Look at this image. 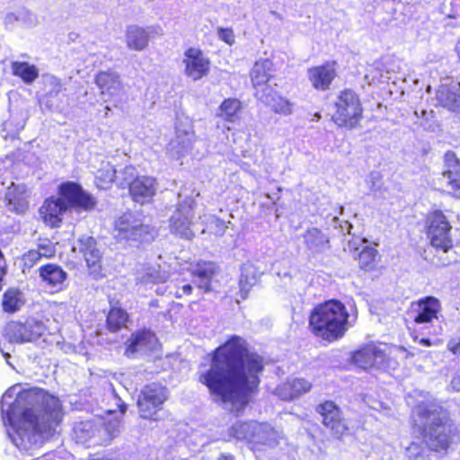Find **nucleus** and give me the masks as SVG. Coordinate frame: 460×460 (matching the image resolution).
<instances>
[{
  "instance_id": "38",
  "label": "nucleus",
  "mask_w": 460,
  "mask_h": 460,
  "mask_svg": "<svg viewBox=\"0 0 460 460\" xmlns=\"http://www.w3.org/2000/svg\"><path fill=\"white\" fill-rule=\"evenodd\" d=\"M306 245L309 249L318 250L323 248L328 239L318 228L309 229L305 235Z\"/></svg>"
},
{
  "instance_id": "57",
  "label": "nucleus",
  "mask_w": 460,
  "mask_h": 460,
  "mask_svg": "<svg viewBox=\"0 0 460 460\" xmlns=\"http://www.w3.org/2000/svg\"><path fill=\"white\" fill-rule=\"evenodd\" d=\"M420 342H421L422 344L427 345V346H429V345H430V341H429V339H422V340L420 341Z\"/></svg>"
},
{
  "instance_id": "9",
  "label": "nucleus",
  "mask_w": 460,
  "mask_h": 460,
  "mask_svg": "<svg viewBox=\"0 0 460 460\" xmlns=\"http://www.w3.org/2000/svg\"><path fill=\"white\" fill-rule=\"evenodd\" d=\"M167 399L164 387L157 384L146 385L137 399L139 414L144 419L151 418Z\"/></svg>"
},
{
  "instance_id": "54",
  "label": "nucleus",
  "mask_w": 460,
  "mask_h": 460,
  "mask_svg": "<svg viewBox=\"0 0 460 460\" xmlns=\"http://www.w3.org/2000/svg\"><path fill=\"white\" fill-rule=\"evenodd\" d=\"M192 290V287L190 284L184 285L182 287V291L184 294H190Z\"/></svg>"
},
{
  "instance_id": "13",
  "label": "nucleus",
  "mask_w": 460,
  "mask_h": 460,
  "mask_svg": "<svg viewBox=\"0 0 460 460\" xmlns=\"http://www.w3.org/2000/svg\"><path fill=\"white\" fill-rule=\"evenodd\" d=\"M194 138L195 135L190 125L182 127L178 124L176 126V137L167 146L168 153L172 158L178 159L192 148Z\"/></svg>"
},
{
  "instance_id": "43",
  "label": "nucleus",
  "mask_w": 460,
  "mask_h": 460,
  "mask_svg": "<svg viewBox=\"0 0 460 460\" xmlns=\"http://www.w3.org/2000/svg\"><path fill=\"white\" fill-rule=\"evenodd\" d=\"M405 452L409 459L417 460L424 457L426 447L422 446L420 439L417 438L405 447Z\"/></svg>"
},
{
  "instance_id": "14",
  "label": "nucleus",
  "mask_w": 460,
  "mask_h": 460,
  "mask_svg": "<svg viewBox=\"0 0 460 460\" xmlns=\"http://www.w3.org/2000/svg\"><path fill=\"white\" fill-rule=\"evenodd\" d=\"M131 216H123L116 222L115 236L119 240L142 241L147 234V226L131 220Z\"/></svg>"
},
{
  "instance_id": "20",
  "label": "nucleus",
  "mask_w": 460,
  "mask_h": 460,
  "mask_svg": "<svg viewBox=\"0 0 460 460\" xmlns=\"http://www.w3.org/2000/svg\"><path fill=\"white\" fill-rule=\"evenodd\" d=\"M445 171L443 172V181L447 186L460 197V161L456 154L447 151L444 155Z\"/></svg>"
},
{
  "instance_id": "40",
  "label": "nucleus",
  "mask_w": 460,
  "mask_h": 460,
  "mask_svg": "<svg viewBox=\"0 0 460 460\" xmlns=\"http://www.w3.org/2000/svg\"><path fill=\"white\" fill-rule=\"evenodd\" d=\"M117 173L118 170L114 169L109 164H106L98 172V175L96 176V179L99 181L98 186L105 189L107 188V184H110L112 181H117L116 179L119 178Z\"/></svg>"
},
{
  "instance_id": "2",
  "label": "nucleus",
  "mask_w": 460,
  "mask_h": 460,
  "mask_svg": "<svg viewBox=\"0 0 460 460\" xmlns=\"http://www.w3.org/2000/svg\"><path fill=\"white\" fill-rule=\"evenodd\" d=\"M9 408L7 418L10 421L22 417L14 443L26 451L49 439L61 420L59 400L42 390L19 393Z\"/></svg>"
},
{
  "instance_id": "44",
  "label": "nucleus",
  "mask_w": 460,
  "mask_h": 460,
  "mask_svg": "<svg viewBox=\"0 0 460 460\" xmlns=\"http://www.w3.org/2000/svg\"><path fill=\"white\" fill-rule=\"evenodd\" d=\"M137 173V170L132 165L125 166L123 169L118 171L117 175L119 176L117 180V182L121 187H124L125 185H128L130 187V182L134 181L135 175Z\"/></svg>"
},
{
  "instance_id": "59",
  "label": "nucleus",
  "mask_w": 460,
  "mask_h": 460,
  "mask_svg": "<svg viewBox=\"0 0 460 460\" xmlns=\"http://www.w3.org/2000/svg\"><path fill=\"white\" fill-rule=\"evenodd\" d=\"M105 109H106V111H110V108H109L108 106H106V108H105ZM107 114H108V112H106V115H107Z\"/></svg>"
},
{
  "instance_id": "28",
  "label": "nucleus",
  "mask_w": 460,
  "mask_h": 460,
  "mask_svg": "<svg viewBox=\"0 0 460 460\" xmlns=\"http://www.w3.org/2000/svg\"><path fill=\"white\" fill-rule=\"evenodd\" d=\"M40 277L47 286L60 290L66 279L67 274L58 265L47 264L40 268Z\"/></svg>"
},
{
  "instance_id": "16",
  "label": "nucleus",
  "mask_w": 460,
  "mask_h": 460,
  "mask_svg": "<svg viewBox=\"0 0 460 460\" xmlns=\"http://www.w3.org/2000/svg\"><path fill=\"white\" fill-rule=\"evenodd\" d=\"M157 189V182L154 177H137L130 182L129 192L135 202L145 204L152 200Z\"/></svg>"
},
{
  "instance_id": "45",
  "label": "nucleus",
  "mask_w": 460,
  "mask_h": 460,
  "mask_svg": "<svg viewBox=\"0 0 460 460\" xmlns=\"http://www.w3.org/2000/svg\"><path fill=\"white\" fill-rule=\"evenodd\" d=\"M168 276L164 273L161 274L156 269H152L150 271L146 272L143 277L142 280L144 282H165Z\"/></svg>"
},
{
  "instance_id": "18",
  "label": "nucleus",
  "mask_w": 460,
  "mask_h": 460,
  "mask_svg": "<svg viewBox=\"0 0 460 460\" xmlns=\"http://www.w3.org/2000/svg\"><path fill=\"white\" fill-rule=\"evenodd\" d=\"M73 431L74 439L77 444L90 447L102 443V429L99 425H96L92 420H84L76 423Z\"/></svg>"
},
{
  "instance_id": "3",
  "label": "nucleus",
  "mask_w": 460,
  "mask_h": 460,
  "mask_svg": "<svg viewBox=\"0 0 460 460\" xmlns=\"http://www.w3.org/2000/svg\"><path fill=\"white\" fill-rule=\"evenodd\" d=\"M59 197L45 200L40 208L44 223L51 227L59 226L63 217L73 210L91 211L97 202L94 197L75 182H66L59 187Z\"/></svg>"
},
{
  "instance_id": "30",
  "label": "nucleus",
  "mask_w": 460,
  "mask_h": 460,
  "mask_svg": "<svg viewBox=\"0 0 460 460\" xmlns=\"http://www.w3.org/2000/svg\"><path fill=\"white\" fill-rule=\"evenodd\" d=\"M216 267L212 262L198 264L193 272V282L200 289L206 292L211 290V280L215 274Z\"/></svg>"
},
{
  "instance_id": "15",
  "label": "nucleus",
  "mask_w": 460,
  "mask_h": 460,
  "mask_svg": "<svg viewBox=\"0 0 460 460\" xmlns=\"http://www.w3.org/2000/svg\"><path fill=\"white\" fill-rule=\"evenodd\" d=\"M95 83L102 95H108L116 102L121 101L124 96V88L120 82L119 75L114 72H100L95 76Z\"/></svg>"
},
{
  "instance_id": "56",
  "label": "nucleus",
  "mask_w": 460,
  "mask_h": 460,
  "mask_svg": "<svg viewBox=\"0 0 460 460\" xmlns=\"http://www.w3.org/2000/svg\"><path fill=\"white\" fill-rule=\"evenodd\" d=\"M51 83L57 85V87H58L57 92H59L61 90L60 82L57 78H52Z\"/></svg>"
},
{
  "instance_id": "29",
  "label": "nucleus",
  "mask_w": 460,
  "mask_h": 460,
  "mask_svg": "<svg viewBox=\"0 0 460 460\" xmlns=\"http://www.w3.org/2000/svg\"><path fill=\"white\" fill-rule=\"evenodd\" d=\"M5 199L11 211L22 214L28 208L27 195L23 186L13 183L7 190Z\"/></svg>"
},
{
  "instance_id": "35",
  "label": "nucleus",
  "mask_w": 460,
  "mask_h": 460,
  "mask_svg": "<svg viewBox=\"0 0 460 460\" xmlns=\"http://www.w3.org/2000/svg\"><path fill=\"white\" fill-rule=\"evenodd\" d=\"M128 318V315L125 310L113 307L108 314L107 326L111 332H116L125 326Z\"/></svg>"
},
{
  "instance_id": "8",
  "label": "nucleus",
  "mask_w": 460,
  "mask_h": 460,
  "mask_svg": "<svg viewBox=\"0 0 460 460\" xmlns=\"http://www.w3.org/2000/svg\"><path fill=\"white\" fill-rule=\"evenodd\" d=\"M46 327L43 323L34 319L25 323L12 322L5 329L7 339L11 342H31L44 335Z\"/></svg>"
},
{
  "instance_id": "19",
  "label": "nucleus",
  "mask_w": 460,
  "mask_h": 460,
  "mask_svg": "<svg viewBox=\"0 0 460 460\" xmlns=\"http://www.w3.org/2000/svg\"><path fill=\"white\" fill-rule=\"evenodd\" d=\"M157 345V339L150 331L137 332L128 341L125 354L135 357L137 354H146L153 350Z\"/></svg>"
},
{
  "instance_id": "4",
  "label": "nucleus",
  "mask_w": 460,
  "mask_h": 460,
  "mask_svg": "<svg viewBox=\"0 0 460 460\" xmlns=\"http://www.w3.org/2000/svg\"><path fill=\"white\" fill-rule=\"evenodd\" d=\"M415 425L423 427L422 437L426 447L435 452L446 451L452 442L453 426L447 413L438 403L421 402L414 409Z\"/></svg>"
},
{
  "instance_id": "11",
  "label": "nucleus",
  "mask_w": 460,
  "mask_h": 460,
  "mask_svg": "<svg viewBox=\"0 0 460 460\" xmlns=\"http://www.w3.org/2000/svg\"><path fill=\"white\" fill-rule=\"evenodd\" d=\"M192 203L191 199H185L180 203L170 218L172 232L187 240L194 236V232L190 228L193 218Z\"/></svg>"
},
{
  "instance_id": "58",
  "label": "nucleus",
  "mask_w": 460,
  "mask_h": 460,
  "mask_svg": "<svg viewBox=\"0 0 460 460\" xmlns=\"http://www.w3.org/2000/svg\"><path fill=\"white\" fill-rule=\"evenodd\" d=\"M346 226H348V233H349V229L352 227V226L348 222H346Z\"/></svg>"
},
{
  "instance_id": "39",
  "label": "nucleus",
  "mask_w": 460,
  "mask_h": 460,
  "mask_svg": "<svg viewBox=\"0 0 460 460\" xmlns=\"http://www.w3.org/2000/svg\"><path fill=\"white\" fill-rule=\"evenodd\" d=\"M228 224H230V221L226 222L216 216H210L208 219L206 229H203L202 233L208 231L217 236H223L228 228Z\"/></svg>"
},
{
  "instance_id": "26",
  "label": "nucleus",
  "mask_w": 460,
  "mask_h": 460,
  "mask_svg": "<svg viewBox=\"0 0 460 460\" xmlns=\"http://www.w3.org/2000/svg\"><path fill=\"white\" fill-rule=\"evenodd\" d=\"M384 359V352L375 345H368L353 355V362L364 369L381 364Z\"/></svg>"
},
{
  "instance_id": "12",
  "label": "nucleus",
  "mask_w": 460,
  "mask_h": 460,
  "mask_svg": "<svg viewBox=\"0 0 460 460\" xmlns=\"http://www.w3.org/2000/svg\"><path fill=\"white\" fill-rule=\"evenodd\" d=\"M182 62L185 66V75L193 81H198L208 74L209 60L205 58L202 51L199 49H188L184 53Z\"/></svg>"
},
{
  "instance_id": "25",
  "label": "nucleus",
  "mask_w": 460,
  "mask_h": 460,
  "mask_svg": "<svg viewBox=\"0 0 460 460\" xmlns=\"http://www.w3.org/2000/svg\"><path fill=\"white\" fill-rule=\"evenodd\" d=\"M311 387V383L304 378H292L279 385L276 392L280 399L289 401L307 393Z\"/></svg>"
},
{
  "instance_id": "17",
  "label": "nucleus",
  "mask_w": 460,
  "mask_h": 460,
  "mask_svg": "<svg viewBox=\"0 0 460 460\" xmlns=\"http://www.w3.org/2000/svg\"><path fill=\"white\" fill-rule=\"evenodd\" d=\"M272 68L273 63L268 58L260 59L256 61L253 67L252 68L250 76L253 88L255 89L256 97L257 93L260 91L262 92L265 89L270 91V89H272L268 84V82L272 77Z\"/></svg>"
},
{
  "instance_id": "36",
  "label": "nucleus",
  "mask_w": 460,
  "mask_h": 460,
  "mask_svg": "<svg viewBox=\"0 0 460 460\" xmlns=\"http://www.w3.org/2000/svg\"><path fill=\"white\" fill-rule=\"evenodd\" d=\"M241 108V102L237 99H226L220 105L218 116L226 121L234 122Z\"/></svg>"
},
{
  "instance_id": "37",
  "label": "nucleus",
  "mask_w": 460,
  "mask_h": 460,
  "mask_svg": "<svg viewBox=\"0 0 460 460\" xmlns=\"http://www.w3.org/2000/svg\"><path fill=\"white\" fill-rule=\"evenodd\" d=\"M255 421L237 422L229 429V437L238 440H247L252 443Z\"/></svg>"
},
{
  "instance_id": "5",
  "label": "nucleus",
  "mask_w": 460,
  "mask_h": 460,
  "mask_svg": "<svg viewBox=\"0 0 460 460\" xmlns=\"http://www.w3.org/2000/svg\"><path fill=\"white\" fill-rule=\"evenodd\" d=\"M348 316L341 302L330 300L314 308L310 315V326L316 336L329 341H335L344 335Z\"/></svg>"
},
{
  "instance_id": "41",
  "label": "nucleus",
  "mask_w": 460,
  "mask_h": 460,
  "mask_svg": "<svg viewBox=\"0 0 460 460\" xmlns=\"http://www.w3.org/2000/svg\"><path fill=\"white\" fill-rule=\"evenodd\" d=\"M377 251L369 246H366L358 254V262L360 267L366 270H369L374 268Z\"/></svg>"
},
{
  "instance_id": "55",
  "label": "nucleus",
  "mask_w": 460,
  "mask_h": 460,
  "mask_svg": "<svg viewBox=\"0 0 460 460\" xmlns=\"http://www.w3.org/2000/svg\"><path fill=\"white\" fill-rule=\"evenodd\" d=\"M118 406L119 407L121 414H124L127 410V406L125 403H120V399H119Z\"/></svg>"
},
{
  "instance_id": "21",
  "label": "nucleus",
  "mask_w": 460,
  "mask_h": 460,
  "mask_svg": "<svg viewBox=\"0 0 460 460\" xmlns=\"http://www.w3.org/2000/svg\"><path fill=\"white\" fill-rule=\"evenodd\" d=\"M439 308V301L433 296H428L412 303L411 309L416 314L414 322L417 323H430L434 318H437Z\"/></svg>"
},
{
  "instance_id": "32",
  "label": "nucleus",
  "mask_w": 460,
  "mask_h": 460,
  "mask_svg": "<svg viewBox=\"0 0 460 460\" xmlns=\"http://www.w3.org/2000/svg\"><path fill=\"white\" fill-rule=\"evenodd\" d=\"M257 270L252 263H245L241 269L239 279L240 295L242 299H245L251 288L257 282Z\"/></svg>"
},
{
  "instance_id": "53",
  "label": "nucleus",
  "mask_w": 460,
  "mask_h": 460,
  "mask_svg": "<svg viewBox=\"0 0 460 460\" xmlns=\"http://www.w3.org/2000/svg\"><path fill=\"white\" fill-rule=\"evenodd\" d=\"M13 392L11 390H8L3 396V406L4 405V402H6V400L8 398H12L13 397Z\"/></svg>"
},
{
  "instance_id": "10",
  "label": "nucleus",
  "mask_w": 460,
  "mask_h": 460,
  "mask_svg": "<svg viewBox=\"0 0 460 460\" xmlns=\"http://www.w3.org/2000/svg\"><path fill=\"white\" fill-rule=\"evenodd\" d=\"M316 412L322 418L323 425L338 438L348 431L341 409L332 402L325 401L316 407Z\"/></svg>"
},
{
  "instance_id": "22",
  "label": "nucleus",
  "mask_w": 460,
  "mask_h": 460,
  "mask_svg": "<svg viewBox=\"0 0 460 460\" xmlns=\"http://www.w3.org/2000/svg\"><path fill=\"white\" fill-rule=\"evenodd\" d=\"M257 99L269 106L275 113L288 116L292 113L293 103L276 91L267 89L257 93Z\"/></svg>"
},
{
  "instance_id": "34",
  "label": "nucleus",
  "mask_w": 460,
  "mask_h": 460,
  "mask_svg": "<svg viewBox=\"0 0 460 460\" xmlns=\"http://www.w3.org/2000/svg\"><path fill=\"white\" fill-rule=\"evenodd\" d=\"M12 70L14 75L21 77L26 84H31L39 76L37 67L27 62H13Z\"/></svg>"
},
{
  "instance_id": "6",
  "label": "nucleus",
  "mask_w": 460,
  "mask_h": 460,
  "mask_svg": "<svg viewBox=\"0 0 460 460\" xmlns=\"http://www.w3.org/2000/svg\"><path fill=\"white\" fill-rule=\"evenodd\" d=\"M336 108L332 119L339 127L353 128L358 124L362 108L358 95L353 91H343L336 102Z\"/></svg>"
},
{
  "instance_id": "51",
  "label": "nucleus",
  "mask_w": 460,
  "mask_h": 460,
  "mask_svg": "<svg viewBox=\"0 0 460 460\" xmlns=\"http://www.w3.org/2000/svg\"><path fill=\"white\" fill-rule=\"evenodd\" d=\"M5 274V262L2 252H0V281Z\"/></svg>"
},
{
  "instance_id": "33",
  "label": "nucleus",
  "mask_w": 460,
  "mask_h": 460,
  "mask_svg": "<svg viewBox=\"0 0 460 460\" xmlns=\"http://www.w3.org/2000/svg\"><path fill=\"white\" fill-rule=\"evenodd\" d=\"M438 102L450 111H460V93L442 87L437 93Z\"/></svg>"
},
{
  "instance_id": "48",
  "label": "nucleus",
  "mask_w": 460,
  "mask_h": 460,
  "mask_svg": "<svg viewBox=\"0 0 460 460\" xmlns=\"http://www.w3.org/2000/svg\"><path fill=\"white\" fill-rule=\"evenodd\" d=\"M40 258V252H39L38 250H31L23 255L24 263L28 267H32Z\"/></svg>"
},
{
  "instance_id": "52",
  "label": "nucleus",
  "mask_w": 460,
  "mask_h": 460,
  "mask_svg": "<svg viewBox=\"0 0 460 460\" xmlns=\"http://www.w3.org/2000/svg\"><path fill=\"white\" fill-rule=\"evenodd\" d=\"M217 460H235V459H234V456L230 454L221 453L219 455Z\"/></svg>"
},
{
  "instance_id": "47",
  "label": "nucleus",
  "mask_w": 460,
  "mask_h": 460,
  "mask_svg": "<svg viewBox=\"0 0 460 460\" xmlns=\"http://www.w3.org/2000/svg\"><path fill=\"white\" fill-rule=\"evenodd\" d=\"M217 36L224 42L232 45L234 43V34L232 29L218 28Z\"/></svg>"
},
{
  "instance_id": "27",
  "label": "nucleus",
  "mask_w": 460,
  "mask_h": 460,
  "mask_svg": "<svg viewBox=\"0 0 460 460\" xmlns=\"http://www.w3.org/2000/svg\"><path fill=\"white\" fill-rule=\"evenodd\" d=\"M126 45L129 49L142 51L148 46L150 32L148 29L130 25L126 31Z\"/></svg>"
},
{
  "instance_id": "42",
  "label": "nucleus",
  "mask_w": 460,
  "mask_h": 460,
  "mask_svg": "<svg viewBox=\"0 0 460 460\" xmlns=\"http://www.w3.org/2000/svg\"><path fill=\"white\" fill-rule=\"evenodd\" d=\"M22 301L19 293L13 290L7 291L4 296L3 306L4 311L13 313L19 310Z\"/></svg>"
},
{
  "instance_id": "49",
  "label": "nucleus",
  "mask_w": 460,
  "mask_h": 460,
  "mask_svg": "<svg viewBox=\"0 0 460 460\" xmlns=\"http://www.w3.org/2000/svg\"><path fill=\"white\" fill-rule=\"evenodd\" d=\"M38 252H40L41 257H50L53 255L54 251L51 245H39Z\"/></svg>"
},
{
  "instance_id": "1",
  "label": "nucleus",
  "mask_w": 460,
  "mask_h": 460,
  "mask_svg": "<svg viewBox=\"0 0 460 460\" xmlns=\"http://www.w3.org/2000/svg\"><path fill=\"white\" fill-rule=\"evenodd\" d=\"M262 370V358L248 352L244 340L233 336L215 350L208 369L200 373L199 380L215 401L243 406L248 394L257 389Z\"/></svg>"
},
{
  "instance_id": "7",
  "label": "nucleus",
  "mask_w": 460,
  "mask_h": 460,
  "mask_svg": "<svg viewBox=\"0 0 460 460\" xmlns=\"http://www.w3.org/2000/svg\"><path fill=\"white\" fill-rule=\"evenodd\" d=\"M428 236L433 247L447 252L453 246L451 226L441 211H435L429 219Z\"/></svg>"
},
{
  "instance_id": "23",
  "label": "nucleus",
  "mask_w": 460,
  "mask_h": 460,
  "mask_svg": "<svg viewBox=\"0 0 460 460\" xmlns=\"http://www.w3.org/2000/svg\"><path fill=\"white\" fill-rule=\"evenodd\" d=\"M307 76L314 88L325 91L335 78L336 70L333 65L325 64L309 68Z\"/></svg>"
},
{
  "instance_id": "46",
  "label": "nucleus",
  "mask_w": 460,
  "mask_h": 460,
  "mask_svg": "<svg viewBox=\"0 0 460 460\" xmlns=\"http://www.w3.org/2000/svg\"><path fill=\"white\" fill-rule=\"evenodd\" d=\"M121 420L118 418H115L109 422L102 423L104 429L102 431L107 432L110 436L114 437L119 431Z\"/></svg>"
},
{
  "instance_id": "50",
  "label": "nucleus",
  "mask_w": 460,
  "mask_h": 460,
  "mask_svg": "<svg viewBox=\"0 0 460 460\" xmlns=\"http://www.w3.org/2000/svg\"><path fill=\"white\" fill-rule=\"evenodd\" d=\"M451 386L453 390L459 392L460 391V375L456 376L451 380Z\"/></svg>"
},
{
  "instance_id": "24",
  "label": "nucleus",
  "mask_w": 460,
  "mask_h": 460,
  "mask_svg": "<svg viewBox=\"0 0 460 460\" xmlns=\"http://www.w3.org/2000/svg\"><path fill=\"white\" fill-rule=\"evenodd\" d=\"M79 250L84 254L85 261L93 273L99 272L102 252L93 237L84 236L79 239Z\"/></svg>"
},
{
  "instance_id": "31",
  "label": "nucleus",
  "mask_w": 460,
  "mask_h": 460,
  "mask_svg": "<svg viewBox=\"0 0 460 460\" xmlns=\"http://www.w3.org/2000/svg\"><path fill=\"white\" fill-rule=\"evenodd\" d=\"M278 432L269 424L254 423L252 443L272 446L278 442Z\"/></svg>"
}]
</instances>
